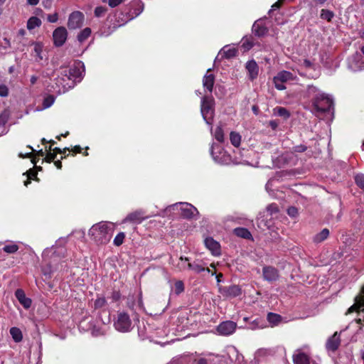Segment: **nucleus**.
<instances>
[{
    "label": "nucleus",
    "mask_w": 364,
    "mask_h": 364,
    "mask_svg": "<svg viewBox=\"0 0 364 364\" xmlns=\"http://www.w3.org/2000/svg\"><path fill=\"white\" fill-rule=\"evenodd\" d=\"M267 319L271 327L277 326L282 323L287 322L279 314L274 313H269L267 314Z\"/></svg>",
    "instance_id": "6ab92c4d"
},
{
    "label": "nucleus",
    "mask_w": 364,
    "mask_h": 364,
    "mask_svg": "<svg viewBox=\"0 0 364 364\" xmlns=\"http://www.w3.org/2000/svg\"><path fill=\"white\" fill-rule=\"evenodd\" d=\"M37 80L38 77L36 76L32 75L30 80L31 85H34L36 82Z\"/></svg>",
    "instance_id": "69168bd1"
},
{
    "label": "nucleus",
    "mask_w": 364,
    "mask_h": 364,
    "mask_svg": "<svg viewBox=\"0 0 364 364\" xmlns=\"http://www.w3.org/2000/svg\"><path fill=\"white\" fill-rule=\"evenodd\" d=\"M82 148L80 146H75L72 151L75 153H82Z\"/></svg>",
    "instance_id": "bf43d9fd"
},
{
    "label": "nucleus",
    "mask_w": 364,
    "mask_h": 364,
    "mask_svg": "<svg viewBox=\"0 0 364 364\" xmlns=\"http://www.w3.org/2000/svg\"><path fill=\"white\" fill-rule=\"evenodd\" d=\"M241 138V135L236 132H231L230 134V142L235 147H238L240 146Z\"/></svg>",
    "instance_id": "7c9ffc66"
},
{
    "label": "nucleus",
    "mask_w": 364,
    "mask_h": 364,
    "mask_svg": "<svg viewBox=\"0 0 364 364\" xmlns=\"http://www.w3.org/2000/svg\"><path fill=\"white\" fill-rule=\"evenodd\" d=\"M294 364H310L309 357L299 350H297L293 355Z\"/></svg>",
    "instance_id": "aec40b11"
},
{
    "label": "nucleus",
    "mask_w": 364,
    "mask_h": 364,
    "mask_svg": "<svg viewBox=\"0 0 364 364\" xmlns=\"http://www.w3.org/2000/svg\"><path fill=\"white\" fill-rule=\"evenodd\" d=\"M68 37V32L65 27L60 26L55 29L53 33L54 45L57 47L62 46Z\"/></svg>",
    "instance_id": "6e6552de"
},
{
    "label": "nucleus",
    "mask_w": 364,
    "mask_h": 364,
    "mask_svg": "<svg viewBox=\"0 0 364 364\" xmlns=\"http://www.w3.org/2000/svg\"><path fill=\"white\" fill-rule=\"evenodd\" d=\"M236 323L233 321H224L217 327V331L220 335L229 336L235 332Z\"/></svg>",
    "instance_id": "9d476101"
},
{
    "label": "nucleus",
    "mask_w": 364,
    "mask_h": 364,
    "mask_svg": "<svg viewBox=\"0 0 364 364\" xmlns=\"http://www.w3.org/2000/svg\"><path fill=\"white\" fill-rule=\"evenodd\" d=\"M32 156V154L31 153H27L26 154H19V156L21 158H31Z\"/></svg>",
    "instance_id": "680f3d73"
},
{
    "label": "nucleus",
    "mask_w": 364,
    "mask_h": 364,
    "mask_svg": "<svg viewBox=\"0 0 364 364\" xmlns=\"http://www.w3.org/2000/svg\"><path fill=\"white\" fill-rule=\"evenodd\" d=\"M83 72L82 63L81 62H76L70 68L64 69L62 75L73 82H79L82 79Z\"/></svg>",
    "instance_id": "20e7f679"
},
{
    "label": "nucleus",
    "mask_w": 364,
    "mask_h": 364,
    "mask_svg": "<svg viewBox=\"0 0 364 364\" xmlns=\"http://www.w3.org/2000/svg\"><path fill=\"white\" fill-rule=\"evenodd\" d=\"M27 173H28V178H30V179H33V178H36L37 173L34 171H33L31 169L28 171Z\"/></svg>",
    "instance_id": "4d7b16f0"
},
{
    "label": "nucleus",
    "mask_w": 364,
    "mask_h": 364,
    "mask_svg": "<svg viewBox=\"0 0 364 364\" xmlns=\"http://www.w3.org/2000/svg\"><path fill=\"white\" fill-rule=\"evenodd\" d=\"M51 1L50 0H44L43 1V5L46 6V7H50V5H51Z\"/></svg>",
    "instance_id": "0e129e2a"
},
{
    "label": "nucleus",
    "mask_w": 364,
    "mask_h": 364,
    "mask_svg": "<svg viewBox=\"0 0 364 364\" xmlns=\"http://www.w3.org/2000/svg\"><path fill=\"white\" fill-rule=\"evenodd\" d=\"M197 364H207V362L205 359H200Z\"/></svg>",
    "instance_id": "338daca9"
},
{
    "label": "nucleus",
    "mask_w": 364,
    "mask_h": 364,
    "mask_svg": "<svg viewBox=\"0 0 364 364\" xmlns=\"http://www.w3.org/2000/svg\"><path fill=\"white\" fill-rule=\"evenodd\" d=\"M333 16V14L332 12L322 9L321 13V17L323 19H326L328 21H331L332 17Z\"/></svg>",
    "instance_id": "37998d69"
},
{
    "label": "nucleus",
    "mask_w": 364,
    "mask_h": 364,
    "mask_svg": "<svg viewBox=\"0 0 364 364\" xmlns=\"http://www.w3.org/2000/svg\"><path fill=\"white\" fill-rule=\"evenodd\" d=\"M263 277L264 279L272 282L277 279L279 274L275 268L272 267H264L263 268Z\"/></svg>",
    "instance_id": "a211bd4d"
},
{
    "label": "nucleus",
    "mask_w": 364,
    "mask_h": 364,
    "mask_svg": "<svg viewBox=\"0 0 364 364\" xmlns=\"http://www.w3.org/2000/svg\"><path fill=\"white\" fill-rule=\"evenodd\" d=\"M215 101L212 97H204L201 100L200 112L206 124L210 125L214 117Z\"/></svg>",
    "instance_id": "f03ea898"
},
{
    "label": "nucleus",
    "mask_w": 364,
    "mask_h": 364,
    "mask_svg": "<svg viewBox=\"0 0 364 364\" xmlns=\"http://www.w3.org/2000/svg\"><path fill=\"white\" fill-rule=\"evenodd\" d=\"M308 92L309 95H313V105L316 112H324L330 111L333 100L331 95L320 91L314 86H309Z\"/></svg>",
    "instance_id": "f257e3e1"
},
{
    "label": "nucleus",
    "mask_w": 364,
    "mask_h": 364,
    "mask_svg": "<svg viewBox=\"0 0 364 364\" xmlns=\"http://www.w3.org/2000/svg\"><path fill=\"white\" fill-rule=\"evenodd\" d=\"M10 117V112L8 109H4L0 114V126H4L8 122Z\"/></svg>",
    "instance_id": "c9c22d12"
},
{
    "label": "nucleus",
    "mask_w": 364,
    "mask_h": 364,
    "mask_svg": "<svg viewBox=\"0 0 364 364\" xmlns=\"http://www.w3.org/2000/svg\"><path fill=\"white\" fill-rule=\"evenodd\" d=\"M301 66H303L305 68H314L313 63L310 60H306V59L304 60V61L301 64Z\"/></svg>",
    "instance_id": "6e6d98bb"
},
{
    "label": "nucleus",
    "mask_w": 364,
    "mask_h": 364,
    "mask_svg": "<svg viewBox=\"0 0 364 364\" xmlns=\"http://www.w3.org/2000/svg\"><path fill=\"white\" fill-rule=\"evenodd\" d=\"M115 328L120 332H128L131 331L132 321L129 315L126 313H119L114 322Z\"/></svg>",
    "instance_id": "423d86ee"
},
{
    "label": "nucleus",
    "mask_w": 364,
    "mask_h": 364,
    "mask_svg": "<svg viewBox=\"0 0 364 364\" xmlns=\"http://www.w3.org/2000/svg\"><path fill=\"white\" fill-rule=\"evenodd\" d=\"M219 292L220 294L227 299H232L239 296L241 293V289L237 285H232L228 287H220Z\"/></svg>",
    "instance_id": "1a4fd4ad"
},
{
    "label": "nucleus",
    "mask_w": 364,
    "mask_h": 364,
    "mask_svg": "<svg viewBox=\"0 0 364 364\" xmlns=\"http://www.w3.org/2000/svg\"><path fill=\"white\" fill-rule=\"evenodd\" d=\"M41 25V21L40 18L36 16L31 17L27 22V28L28 30L34 29L36 27H39Z\"/></svg>",
    "instance_id": "c85d7f7f"
},
{
    "label": "nucleus",
    "mask_w": 364,
    "mask_h": 364,
    "mask_svg": "<svg viewBox=\"0 0 364 364\" xmlns=\"http://www.w3.org/2000/svg\"><path fill=\"white\" fill-rule=\"evenodd\" d=\"M54 164L55 165V166L58 168V169H60L61 167H62V163L60 160H57V161H54Z\"/></svg>",
    "instance_id": "e2e57ef3"
},
{
    "label": "nucleus",
    "mask_w": 364,
    "mask_h": 364,
    "mask_svg": "<svg viewBox=\"0 0 364 364\" xmlns=\"http://www.w3.org/2000/svg\"><path fill=\"white\" fill-rule=\"evenodd\" d=\"M274 77L276 78V80L284 82L293 80L294 79V75L291 73L286 70L279 72Z\"/></svg>",
    "instance_id": "b1692460"
},
{
    "label": "nucleus",
    "mask_w": 364,
    "mask_h": 364,
    "mask_svg": "<svg viewBox=\"0 0 364 364\" xmlns=\"http://www.w3.org/2000/svg\"><path fill=\"white\" fill-rule=\"evenodd\" d=\"M210 69L207 70L206 74L204 75L203 79V85L204 89L207 90L208 92H211L213 91L214 82H215V77L213 74L210 73Z\"/></svg>",
    "instance_id": "f3484780"
},
{
    "label": "nucleus",
    "mask_w": 364,
    "mask_h": 364,
    "mask_svg": "<svg viewBox=\"0 0 364 364\" xmlns=\"http://www.w3.org/2000/svg\"><path fill=\"white\" fill-rule=\"evenodd\" d=\"M213 134L217 141L220 142L224 141V134L221 127H217L213 132Z\"/></svg>",
    "instance_id": "f704fd0d"
},
{
    "label": "nucleus",
    "mask_w": 364,
    "mask_h": 364,
    "mask_svg": "<svg viewBox=\"0 0 364 364\" xmlns=\"http://www.w3.org/2000/svg\"><path fill=\"white\" fill-rule=\"evenodd\" d=\"M10 334L16 343L21 342L23 339L21 331L17 327H12L10 328Z\"/></svg>",
    "instance_id": "bb28decb"
},
{
    "label": "nucleus",
    "mask_w": 364,
    "mask_h": 364,
    "mask_svg": "<svg viewBox=\"0 0 364 364\" xmlns=\"http://www.w3.org/2000/svg\"><path fill=\"white\" fill-rule=\"evenodd\" d=\"M91 35V29L90 28H85L82 31H80L77 36V41L80 43L84 42L86 39H87Z\"/></svg>",
    "instance_id": "2f4dec72"
},
{
    "label": "nucleus",
    "mask_w": 364,
    "mask_h": 364,
    "mask_svg": "<svg viewBox=\"0 0 364 364\" xmlns=\"http://www.w3.org/2000/svg\"><path fill=\"white\" fill-rule=\"evenodd\" d=\"M267 212L273 215L279 212V208L277 204L272 203L267 207Z\"/></svg>",
    "instance_id": "ea45409f"
},
{
    "label": "nucleus",
    "mask_w": 364,
    "mask_h": 364,
    "mask_svg": "<svg viewBox=\"0 0 364 364\" xmlns=\"http://www.w3.org/2000/svg\"><path fill=\"white\" fill-rule=\"evenodd\" d=\"M8 88L5 85H0V96L6 97L8 95Z\"/></svg>",
    "instance_id": "5fc2aeb1"
},
{
    "label": "nucleus",
    "mask_w": 364,
    "mask_h": 364,
    "mask_svg": "<svg viewBox=\"0 0 364 364\" xmlns=\"http://www.w3.org/2000/svg\"><path fill=\"white\" fill-rule=\"evenodd\" d=\"M364 310V287L361 294L355 299V304L348 309V313Z\"/></svg>",
    "instance_id": "dca6fc26"
},
{
    "label": "nucleus",
    "mask_w": 364,
    "mask_h": 364,
    "mask_svg": "<svg viewBox=\"0 0 364 364\" xmlns=\"http://www.w3.org/2000/svg\"><path fill=\"white\" fill-rule=\"evenodd\" d=\"M252 31L258 36H264L267 30L262 25V22L256 21L252 26Z\"/></svg>",
    "instance_id": "a878e982"
},
{
    "label": "nucleus",
    "mask_w": 364,
    "mask_h": 364,
    "mask_svg": "<svg viewBox=\"0 0 364 364\" xmlns=\"http://www.w3.org/2000/svg\"><path fill=\"white\" fill-rule=\"evenodd\" d=\"M246 68L248 70L250 77L252 80L255 79L257 76L258 67L255 61H248L246 64Z\"/></svg>",
    "instance_id": "4be33fe9"
},
{
    "label": "nucleus",
    "mask_w": 364,
    "mask_h": 364,
    "mask_svg": "<svg viewBox=\"0 0 364 364\" xmlns=\"http://www.w3.org/2000/svg\"><path fill=\"white\" fill-rule=\"evenodd\" d=\"M168 209L179 210L181 215L184 218H196L198 215V210L188 203H178L168 207Z\"/></svg>",
    "instance_id": "7ed1b4c3"
},
{
    "label": "nucleus",
    "mask_w": 364,
    "mask_h": 364,
    "mask_svg": "<svg viewBox=\"0 0 364 364\" xmlns=\"http://www.w3.org/2000/svg\"><path fill=\"white\" fill-rule=\"evenodd\" d=\"M288 215L291 218H295L298 215V210L294 207H290L287 210Z\"/></svg>",
    "instance_id": "8fccbe9b"
},
{
    "label": "nucleus",
    "mask_w": 364,
    "mask_h": 364,
    "mask_svg": "<svg viewBox=\"0 0 364 364\" xmlns=\"http://www.w3.org/2000/svg\"><path fill=\"white\" fill-rule=\"evenodd\" d=\"M45 154L44 151L41 149L39 150L38 152H37V155L39 156H43Z\"/></svg>",
    "instance_id": "774afa93"
},
{
    "label": "nucleus",
    "mask_w": 364,
    "mask_h": 364,
    "mask_svg": "<svg viewBox=\"0 0 364 364\" xmlns=\"http://www.w3.org/2000/svg\"><path fill=\"white\" fill-rule=\"evenodd\" d=\"M237 50L233 46H224L220 51L219 54L226 58H230L235 56Z\"/></svg>",
    "instance_id": "5701e85b"
},
{
    "label": "nucleus",
    "mask_w": 364,
    "mask_h": 364,
    "mask_svg": "<svg viewBox=\"0 0 364 364\" xmlns=\"http://www.w3.org/2000/svg\"><path fill=\"white\" fill-rule=\"evenodd\" d=\"M39 2V0H27V3L29 5L35 6L37 5Z\"/></svg>",
    "instance_id": "052dcab7"
},
{
    "label": "nucleus",
    "mask_w": 364,
    "mask_h": 364,
    "mask_svg": "<svg viewBox=\"0 0 364 364\" xmlns=\"http://www.w3.org/2000/svg\"><path fill=\"white\" fill-rule=\"evenodd\" d=\"M15 296L25 309H28L31 307L32 301L31 299L26 296L23 290L18 289L15 292Z\"/></svg>",
    "instance_id": "4468645a"
},
{
    "label": "nucleus",
    "mask_w": 364,
    "mask_h": 364,
    "mask_svg": "<svg viewBox=\"0 0 364 364\" xmlns=\"http://www.w3.org/2000/svg\"><path fill=\"white\" fill-rule=\"evenodd\" d=\"M148 217L144 215V212L136 210L129 213L122 221V223H132L139 224Z\"/></svg>",
    "instance_id": "9b49d317"
},
{
    "label": "nucleus",
    "mask_w": 364,
    "mask_h": 364,
    "mask_svg": "<svg viewBox=\"0 0 364 364\" xmlns=\"http://www.w3.org/2000/svg\"><path fill=\"white\" fill-rule=\"evenodd\" d=\"M95 230L99 229L102 232L106 233L107 230V227L106 223H100L97 225L92 226Z\"/></svg>",
    "instance_id": "c03bdc74"
},
{
    "label": "nucleus",
    "mask_w": 364,
    "mask_h": 364,
    "mask_svg": "<svg viewBox=\"0 0 364 364\" xmlns=\"http://www.w3.org/2000/svg\"><path fill=\"white\" fill-rule=\"evenodd\" d=\"M235 234L242 238H250L252 237L250 232L244 228H237L234 230Z\"/></svg>",
    "instance_id": "c756f323"
},
{
    "label": "nucleus",
    "mask_w": 364,
    "mask_h": 364,
    "mask_svg": "<svg viewBox=\"0 0 364 364\" xmlns=\"http://www.w3.org/2000/svg\"><path fill=\"white\" fill-rule=\"evenodd\" d=\"M187 266L188 269L196 274H199L205 271L210 272V269L205 267V264L200 260H196L193 262H188Z\"/></svg>",
    "instance_id": "ddd939ff"
},
{
    "label": "nucleus",
    "mask_w": 364,
    "mask_h": 364,
    "mask_svg": "<svg viewBox=\"0 0 364 364\" xmlns=\"http://www.w3.org/2000/svg\"><path fill=\"white\" fill-rule=\"evenodd\" d=\"M184 290V284L182 281H177L174 284V291L176 294H179Z\"/></svg>",
    "instance_id": "58836bf2"
},
{
    "label": "nucleus",
    "mask_w": 364,
    "mask_h": 364,
    "mask_svg": "<svg viewBox=\"0 0 364 364\" xmlns=\"http://www.w3.org/2000/svg\"><path fill=\"white\" fill-rule=\"evenodd\" d=\"M329 230L327 228L323 229L321 232L314 236L313 241L315 243H320L328 238Z\"/></svg>",
    "instance_id": "393cba45"
},
{
    "label": "nucleus",
    "mask_w": 364,
    "mask_h": 364,
    "mask_svg": "<svg viewBox=\"0 0 364 364\" xmlns=\"http://www.w3.org/2000/svg\"><path fill=\"white\" fill-rule=\"evenodd\" d=\"M124 232H119L118 233L114 239V244L116 245V246H119L121 245L122 243H123V241H124Z\"/></svg>",
    "instance_id": "4c0bfd02"
},
{
    "label": "nucleus",
    "mask_w": 364,
    "mask_h": 364,
    "mask_svg": "<svg viewBox=\"0 0 364 364\" xmlns=\"http://www.w3.org/2000/svg\"><path fill=\"white\" fill-rule=\"evenodd\" d=\"M105 299H99L96 300L95 305L96 307H101L105 304Z\"/></svg>",
    "instance_id": "13d9d810"
},
{
    "label": "nucleus",
    "mask_w": 364,
    "mask_h": 364,
    "mask_svg": "<svg viewBox=\"0 0 364 364\" xmlns=\"http://www.w3.org/2000/svg\"><path fill=\"white\" fill-rule=\"evenodd\" d=\"M56 157V153H48L46 156L45 159H43V162L44 161L50 163L51 161H53Z\"/></svg>",
    "instance_id": "09e8293b"
},
{
    "label": "nucleus",
    "mask_w": 364,
    "mask_h": 364,
    "mask_svg": "<svg viewBox=\"0 0 364 364\" xmlns=\"http://www.w3.org/2000/svg\"><path fill=\"white\" fill-rule=\"evenodd\" d=\"M211 155L215 160V161L219 163V164H228L232 161V159L230 158V155L226 154L225 151H223L220 147L219 146H212L211 147ZM235 164H245V161H241V160H234L232 161Z\"/></svg>",
    "instance_id": "39448f33"
},
{
    "label": "nucleus",
    "mask_w": 364,
    "mask_h": 364,
    "mask_svg": "<svg viewBox=\"0 0 364 364\" xmlns=\"http://www.w3.org/2000/svg\"><path fill=\"white\" fill-rule=\"evenodd\" d=\"M273 81L274 83V86L277 90H283L286 89V87L284 85V82L277 81V80H276L275 77H274Z\"/></svg>",
    "instance_id": "de8ad7c7"
},
{
    "label": "nucleus",
    "mask_w": 364,
    "mask_h": 364,
    "mask_svg": "<svg viewBox=\"0 0 364 364\" xmlns=\"http://www.w3.org/2000/svg\"><path fill=\"white\" fill-rule=\"evenodd\" d=\"M106 9L102 6H98L95 10V14L97 17H100L106 13Z\"/></svg>",
    "instance_id": "a18cd8bd"
},
{
    "label": "nucleus",
    "mask_w": 364,
    "mask_h": 364,
    "mask_svg": "<svg viewBox=\"0 0 364 364\" xmlns=\"http://www.w3.org/2000/svg\"><path fill=\"white\" fill-rule=\"evenodd\" d=\"M55 101V97L53 95H48L43 100V106L44 108L50 107Z\"/></svg>",
    "instance_id": "e433bc0d"
},
{
    "label": "nucleus",
    "mask_w": 364,
    "mask_h": 364,
    "mask_svg": "<svg viewBox=\"0 0 364 364\" xmlns=\"http://www.w3.org/2000/svg\"><path fill=\"white\" fill-rule=\"evenodd\" d=\"M206 247L214 255H218L220 253V244L211 237H208L204 241Z\"/></svg>",
    "instance_id": "2eb2a0df"
},
{
    "label": "nucleus",
    "mask_w": 364,
    "mask_h": 364,
    "mask_svg": "<svg viewBox=\"0 0 364 364\" xmlns=\"http://www.w3.org/2000/svg\"><path fill=\"white\" fill-rule=\"evenodd\" d=\"M18 245L14 242L6 245L3 247V250L8 254H14L18 250Z\"/></svg>",
    "instance_id": "473e14b6"
},
{
    "label": "nucleus",
    "mask_w": 364,
    "mask_h": 364,
    "mask_svg": "<svg viewBox=\"0 0 364 364\" xmlns=\"http://www.w3.org/2000/svg\"><path fill=\"white\" fill-rule=\"evenodd\" d=\"M47 19L50 23H55L58 19V15L57 13H55L53 14H49L47 17Z\"/></svg>",
    "instance_id": "3c124183"
},
{
    "label": "nucleus",
    "mask_w": 364,
    "mask_h": 364,
    "mask_svg": "<svg viewBox=\"0 0 364 364\" xmlns=\"http://www.w3.org/2000/svg\"><path fill=\"white\" fill-rule=\"evenodd\" d=\"M274 112L275 114L282 117L284 119H287L290 116L289 111L286 108L282 107H276L274 109Z\"/></svg>",
    "instance_id": "72a5a7b5"
},
{
    "label": "nucleus",
    "mask_w": 364,
    "mask_h": 364,
    "mask_svg": "<svg viewBox=\"0 0 364 364\" xmlns=\"http://www.w3.org/2000/svg\"><path fill=\"white\" fill-rule=\"evenodd\" d=\"M188 262H190L188 258L181 257L177 264L175 265L176 270L178 272H182L186 270V269H188Z\"/></svg>",
    "instance_id": "cd10ccee"
},
{
    "label": "nucleus",
    "mask_w": 364,
    "mask_h": 364,
    "mask_svg": "<svg viewBox=\"0 0 364 364\" xmlns=\"http://www.w3.org/2000/svg\"><path fill=\"white\" fill-rule=\"evenodd\" d=\"M123 0H108L109 6L112 8L116 7L122 4Z\"/></svg>",
    "instance_id": "603ef678"
},
{
    "label": "nucleus",
    "mask_w": 364,
    "mask_h": 364,
    "mask_svg": "<svg viewBox=\"0 0 364 364\" xmlns=\"http://www.w3.org/2000/svg\"><path fill=\"white\" fill-rule=\"evenodd\" d=\"M84 15L82 12L76 11L71 13L68 21V27L70 30H75L82 26Z\"/></svg>",
    "instance_id": "0eeeda50"
},
{
    "label": "nucleus",
    "mask_w": 364,
    "mask_h": 364,
    "mask_svg": "<svg viewBox=\"0 0 364 364\" xmlns=\"http://www.w3.org/2000/svg\"><path fill=\"white\" fill-rule=\"evenodd\" d=\"M267 350L266 349H259L258 350L256 351L255 354V358L257 360H259V358L260 357H262V356H264L267 354Z\"/></svg>",
    "instance_id": "49530a36"
},
{
    "label": "nucleus",
    "mask_w": 364,
    "mask_h": 364,
    "mask_svg": "<svg viewBox=\"0 0 364 364\" xmlns=\"http://www.w3.org/2000/svg\"><path fill=\"white\" fill-rule=\"evenodd\" d=\"M34 52L36 53V55L37 56H38L41 59H42L43 58L41 56V50H42V48H41V46L40 44H36L35 46H34Z\"/></svg>",
    "instance_id": "864d4df0"
},
{
    "label": "nucleus",
    "mask_w": 364,
    "mask_h": 364,
    "mask_svg": "<svg viewBox=\"0 0 364 364\" xmlns=\"http://www.w3.org/2000/svg\"><path fill=\"white\" fill-rule=\"evenodd\" d=\"M356 184L364 189V174H358L355 177Z\"/></svg>",
    "instance_id": "a19ab883"
},
{
    "label": "nucleus",
    "mask_w": 364,
    "mask_h": 364,
    "mask_svg": "<svg viewBox=\"0 0 364 364\" xmlns=\"http://www.w3.org/2000/svg\"><path fill=\"white\" fill-rule=\"evenodd\" d=\"M252 46L253 43L250 38H246L243 39L242 47L243 48L245 51L250 50L252 47Z\"/></svg>",
    "instance_id": "79ce46f5"
},
{
    "label": "nucleus",
    "mask_w": 364,
    "mask_h": 364,
    "mask_svg": "<svg viewBox=\"0 0 364 364\" xmlns=\"http://www.w3.org/2000/svg\"><path fill=\"white\" fill-rule=\"evenodd\" d=\"M360 55L357 54L355 56L352 58L349 61V67L353 71H358L364 69V63L359 62Z\"/></svg>",
    "instance_id": "412c9836"
},
{
    "label": "nucleus",
    "mask_w": 364,
    "mask_h": 364,
    "mask_svg": "<svg viewBox=\"0 0 364 364\" xmlns=\"http://www.w3.org/2000/svg\"><path fill=\"white\" fill-rule=\"evenodd\" d=\"M340 343V333L335 332L334 334L328 339L326 346L328 350L334 352L338 348Z\"/></svg>",
    "instance_id": "f8f14e48"
}]
</instances>
